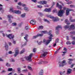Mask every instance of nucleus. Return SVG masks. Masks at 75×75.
<instances>
[{
  "label": "nucleus",
  "instance_id": "5fc2aeb1",
  "mask_svg": "<svg viewBox=\"0 0 75 75\" xmlns=\"http://www.w3.org/2000/svg\"><path fill=\"white\" fill-rule=\"evenodd\" d=\"M38 8H42V6L41 5H38Z\"/></svg>",
  "mask_w": 75,
  "mask_h": 75
},
{
  "label": "nucleus",
  "instance_id": "37998d69",
  "mask_svg": "<svg viewBox=\"0 0 75 75\" xmlns=\"http://www.w3.org/2000/svg\"><path fill=\"white\" fill-rule=\"evenodd\" d=\"M58 41H59V39L58 38H57V39H56L55 43H57Z\"/></svg>",
  "mask_w": 75,
  "mask_h": 75
},
{
  "label": "nucleus",
  "instance_id": "39448f33",
  "mask_svg": "<svg viewBox=\"0 0 75 75\" xmlns=\"http://www.w3.org/2000/svg\"><path fill=\"white\" fill-rule=\"evenodd\" d=\"M33 56V54H30L29 56L26 57L25 59L27 61H31V57Z\"/></svg>",
  "mask_w": 75,
  "mask_h": 75
},
{
  "label": "nucleus",
  "instance_id": "603ef678",
  "mask_svg": "<svg viewBox=\"0 0 75 75\" xmlns=\"http://www.w3.org/2000/svg\"><path fill=\"white\" fill-rule=\"evenodd\" d=\"M36 50H37V49L36 48H33V51L34 52H35Z\"/></svg>",
  "mask_w": 75,
  "mask_h": 75
},
{
  "label": "nucleus",
  "instance_id": "ea45409f",
  "mask_svg": "<svg viewBox=\"0 0 75 75\" xmlns=\"http://www.w3.org/2000/svg\"><path fill=\"white\" fill-rule=\"evenodd\" d=\"M43 28L44 27H43V26L42 25L40 26H39V28H40V29H43Z\"/></svg>",
  "mask_w": 75,
  "mask_h": 75
},
{
  "label": "nucleus",
  "instance_id": "052dcab7",
  "mask_svg": "<svg viewBox=\"0 0 75 75\" xmlns=\"http://www.w3.org/2000/svg\"><path fill=\"white\" fill-rule=\"evenodd\" d=\"M69 11H74V9H70L69 10Z\"/></svg>",
  "mask_w": 75,
  "mask_h": 75
},
{
  "label": "nucleus",
  "instance_id": "864d4df0",
  "mask_svg": "<svg viewBox=\"0 0 75 75\" xmlns=\"http://www.w3.org/2000/svg\"><path fill=\"white\" fill-rule=\"evenodd\" d=\"M17 8H18V9H19V10H21V8L20 7V6H17Z\"/></svg>",
  "mask_w": 75,
  "mask_h": 75
},
{
  "label": "nucleus",
  "instance_id": "f03ea898",
  "mask_svg": "<svg viewBox=\"0 0 75 75\" xmlns=\"http://www.w3.org/2000/svg\"><path fill=\"white\" fill-rule=\"evenodd\" d=\"M13 8H10V11L13 13H15V14H21V11H20L18 10H13Z\"/></svg>",
  "mask_w": 75,
  "mask_h": 75
},
{
  "label": "nucleus",
  "instance_id": "f704fd0d",
  "mask_svg": "<svg viewBox=\"0 0 75 75\" xmlns=\"http://www.w3.org/2000/svg\"><path fill=\"white\" fill-rule=\"evenodd\" d=\"M59 19H53V21L54 22H55V21H59Z\"/></svg>",
  "mask_w": 75,
  "mask_h": 75
},
{
  "label": "nucleus",
  "instance_id": "9b49d317",
  "mask_svg": "<svg viewBox=\"0 0 75 75\" xmlns=\"http://www.w3.org/2000/svg\"><path fill=\"white\" fill-rule=\"evenodd\" d=\"M19 53V50L18 49H16L15 50V54L14 55V56L16 57L18 54V53Z\"/></svg>",
  "mask_w": 75,
  "mask_h": 75
},
{
  "label": "nucleus",
  "instance_id": "69168bd1",
  "mask_svg": "<svg viewBox=\"0 0 75 75\" xmlns=\"http://www.w3.org/2000/svg\"><path fill=\"white\" fill-rule=\"evenodd\" d=\"M41 43H42V41H41L40 42H39L38 43V44L39 45H41Z\"/></svg>",
  "mask_w": 75,
  "mask_h": 75
},
{
  "label": "nucleus",
  "instance_id": "393cba45",
  "mask_svg": "<svg viewBox=\"0 0 75 75\" xmlns=\"http://www.w3.org/2000/svg\"><path fill=\"white\" fill-rule=\"evenodd\" d=\"M71 35H75V31H72L70 32Z\"/></svg>",
  "mask_w": 75,
  "mask_h": 75
},
{
  "label": "nucleus",
  "instance_id": "a211bd4d",
  "mask_svg": "<svg viewBox=\"0 0 75 75\" xmlns=\"http://www.w3.org/2000/svg\"><path fill=\"white\" fill-rule=\"evenodd\" d=\"M39 75H43V70H41L39 74Z\"/></svg>",
  "mask_w": 75,
  "mask_h": 75
},
{
  "label": "nucleus",
  "instance_id": "4c0bfd02",
  "mask_svg": "<svg viewBox=\"0 0 75 75\" xmlns=\"http://www.w3.org/2000/svg\"><path fill=\"white\" fill-rule=\"evenodd\" d=\"M31 1L33 2V3H36L37 2V0H31Z\"/></svg>",
  "mask_w": 75,
  "mask_h": 75
},
{
  "label": "nucleus",
  "instance_id": "7c9ffc66",
  "mask_svg": "<svg viewBox=\"0 0 75 75\" xmlns=\"http://www.w3.org/2000/svg\"><path fill=\"white\" fill-rule=\"evenodd\" d=\"M65 72V71H64L63 72H60V74L61 75H65V74H64Z\"/></svg>",
  "mask_w": 75,
  "mask_h": 75
},
{
  "label": "nucleus",
  "instance_id": "8fccbe9b",
  "mask_svg": "<svg viewBox=\"0 0 75 75\" xmlns=\"http://www.w3.org/2000/svg\"><path fill=\"white\" fill-rule=\"evenodd\" d=\"M24 39L25 40H26V42H28V40L27 39V37H24Z\"/></svg>",
  "mask_w": 75,
  "mask_h": 75
},
{
  "label": "nucleus",
  "instance_id": "e2e57ef3",
  "mask_svg": "<svg viewBox=\"0 0 75 75\" xmlns=\"http://www.w3.org/2000/svg\"><path fill=\"white\" fill-rule=\"evenodd\" d=\"M75 65V64H74L71 65V66L70 67L71 68H72L74 67V66Z\"/></svg>",
  "mask_w": 75,
  "mask_h": 75
},
{
  "label": "nucleus",
  "instance_id": "0eeeda50",
  "mask_svg": "<svg viewBox=\"0 0 75 75\" xmlns=\"http://www.w3.org/2000/svg\"><path fill=\"white\" fill-rule=\"evenodd\" d=\"M46 16L47 17L50 18L51 19H59V18H58L57 17H55L53 16H51V15H47Z\"/></svg>",
  "mask_w": 75,
  "mask_h": 75
},
{
  "label": "nucleus",
  "instance_id": "6e6d98bb",
  "mask_svg": "<svg viewBox=\"0 0 75 75\" xmlns=\"http://www.w3.org/2000/svg\"><path fill=\"white\" fill-rule=\"evenodd\" d=\"M72 44H73V45H75V41H73L71 42Z\"/></svg>",
  "mask_w": 75,
  "mask_h": 75
},
{
  "label": "nucleus",
  "instance_id": "1a4fd4ad",
  "mask_svg": "<svg viewBox=\"0 0 75 75\" xmlns=\"http://www.w3.org/2000/svg\"><path fill=\"white\" fill-rule=\"evenodd\" d=\"M43 53L42 54L41 56V57H45V56L47 55L48 54V52H43Z\"/></svg>",
  "mask_w": 75,
  "mask_h": 75
},
{
  "label": "nucleus",
  "instance_id": "f8f14e48",
  "mask_svg": "<svg viewBox=\"0 0 75 75\" xmlns=\"http://www.w3.org/2000/svg\"><path fill=\"white\" fill-rule=\"evenodd\" d=\"M47 1H40L38 2V3L39 4H47Z\"/></svg>",
  "mask_w": 75,
  "mask_h": 75
},
{
  "label": "nucleus",
  "instance_id": "49530a36",
  "mask_svg": "<svg viewBox=\"0 0 75 75\" xmlns=\"http://www.w3.org/2000/svg\"><path fill=\"white\" fill-rule=\"evenodd\" d=\"M71 38H72V39L73 40H75V37H73L72 36H70Z\"/></svg>",
  "mask_w": 75,
  "mask_h": 75
},
{
  "label": "nucleus",
  "instance_id": "2f4dec72",
  "mask_svg": "<svg viewBox=\"0 0 75 75\" xmlns=\"http://www.w3.org/2000/svg\"><path fill=\"white\" fill-rule=\"evenodd\" d=\"M38 14L40 16H43V14L41 12H38Z\"/></svg>",
  "mask_w": 75,
  "mask_h": 75
},
{
  "label": "nucleus",
  "instance_id": "dca6fc26",
  "mask_svg": "<svg viewBox=\"0 0 75 75\" xmlns=\"http://www.w3.org/2000/svg\"><path fill=\"white\" fill-rule=\"evenodd\" d=\"M72 72V69H67V74H70Z\"/></svg>",
  "mask_w": 75,
  "mask_h": 75
},
{
  "label": "nucleus",
  "instance_id": "774afa93",
  "mask_svg": "<svg viewBox=\"0 0 75 75\" xmlns=\"http://www.w3.org/2000/svg\"><path fill=\"white\" fill-rule=\"evenodd\" d=\"M72 3V2L70 1L67 3L68 4H71Z\"/></svg>",
  "mask_w": 75,
  "mask_h": 75
},
{
  "label": "nucleus",
  "instance_id": "bf43d9fd",
  "mask_svg": "<svg viewBox=\"0 0 75 75\" xmlns=\"http://www.w3.org/2000/svg\"><path fill=\"white\" fill-rule=\"evenodd\" d=\"M72 62H71L70 61H69L68 62L69 64L70 65V64H72Z\"/></svg>",
  "mask_w": 75,
  "mask_h": 75
},
{
  "label": "nucleus",
  "instance_id": "20e7f679",
  "mask_svg": "<svg viewBox=\"0 0 75 75\" xmlns=\"http://www.w3.org/2000/svg\"><path fill=\"white\" fill-rule=\"evenodd\" d=\"M64 10H60L58 13V16H59V17H61V16H62L63 14H64Z\"/></svg>",
  "mask_w": 75,
  "mask_h": 75
},
{
  "label": "nucleus",
  "instance_id": "680f3d73",
  "mask_svg": "<svg viewBox=\"0 0 75 75\" xmlns=\"http://www.w3.org/2000/svg\"><path fill=\"white\" fill-rule=\"evenodd\" d=\"M12 53H12V52H11V51H10L8 52V54H11Z\"/></svg>",
  "mask_w": 75,
  "mask_h": 75
},
{
  "label": "nucleus",
  "instance_id": "9d476101",
  "mask_svg": "<svg viewBox=\"0 0 75 75\" xmlns=\"http://www.w3.org/2000/svg\"><path fill=\"white\" fill-rule=\"evenodd\" d=\"M35 22H36L35 20V19H32L30 22V23L32 24V25H34L35 24Z\"/></svg>",
  "mask_w": 75,
  "mask_h": 75
},
{
  "label": "nucleus",
  "instance_id": "7ed1b4c3",
  "mask_svg": "<svg viewBox=\"0 0 75 75\" xmlns=\"http://www.w3.org/2000/svg\"><path fill=\"white\" fill-rule=\"evenodd\" d=\"M59 63L60 64H59L60 67H63L64 65H66L67 64L66 63V61L65 60H63L62 62H59Z\"/></svg>",
  "mask_w": 75,
  "mask_h": 75
},
{
  "label": "nucleus",
  "instance_id": "a19ab883",
  "mask_svg": "<svg viewBox=\"0 0 75 75\" xmlns=\"http://www.w3.org/2000/svg\"><path fill=\"white\" fill-rule=\"evenodd\" d=\"M13 71V69L12 68H8V71Z\"/></svg>",
  "mask_w": 75,
  "mask_h": 75
},
{
  "label": "nucleus",
  "instance_id": "e433bc0d",
  "mask_svg": "<svg viewBox=\"0 0 75 75\" xmlns=\"http://www.w3.org/2000/svg\"><path fill=\"white\" fill-rule=\"evenodd\" d=\"M17 69L19 73H20V70H21V69H20V68H18Z\"/></svg>",
  "mask_w": 75,
  "mask_h": 75
},
{
  "label": "nucleus",
  "instance_id": "338daca9",
  "mask_svg": "<svg viewBox=\"0 0 75 75\" xmlns=\"http://www.w3.org/2000/svg\"><path fill=\"white\" fill-rule=\"evenodd\" d=\"M63 50H64V51H67V48H66L64 47V49H63Z\"/></svg>",
  "mask_w": 75,
  "mask_h": 75
},
{
  "label": "nucleus",
  "instance_id": "4be33fe9",
  "mask_svg": "<svg viewBox=\"0 0 75 75\" xmlns=\"http://www.w3.org/2000/svg\"><path fill=\"white\" fill-rule=\"evenodd\" d=\"M26 15V13H24L23 14L21 15V17H22V18H24V17H25Z\"/></svg>",
  "mask_w": 75,
  "mask_h": 75
},
{
  "label": "nucleus",
  "instance_id": "b1692460",
  "mask_svg": "<svg viewBox=\"0 0 75 75\" xmlns=\"http://www.w3.org/2000/svg\"><path fill=\"white\" fill-rule=\"evenodd\" d=\"M24 10L26 11H28L29 10H28V8L27 7H24Z\"/></svg>",
  "mask_w": 75,
  "mask_h": 75
},
{
  "label": "nucleus",
  "instance_id": "412c9836",
  "mask_svg": "<svg viewBox=\"0 0 75 75\" xmlns=\"http://www.w3.org/2000/svg\"><path fill=\"white\" fill-rule=\"evenodd\" d=\"M42 33H44V34H47V33H48L49 34V35L50 34L49 32V33L47 32V31H41Z\"/></svg>",
  "mask_w": 75,
  "mask_h": 75
},
{
  "label": "nucleus",
  "instance_id": "6e6552de",
  "mask_svg": "<svg viewBox=\"0 0 75 75\" xmlns=\"http://www.w3.org/2000/svg\"><path fill=\"white\" fill-rule=\"evenodd\" d=\"M7 37H8L10 40L11 39H13L14 38V35H13L12 34H10L8 35H7Z\"/></svg>",
  "mask_w": 75,
  "mask_h": 75
},
{
  "label": "nucleus",
  "instance_id": "72a5a7b5",
  "mask_svg": "<svg viewBox=\"0 0 75 75\" xmlns=\"http://www.w3.org/2000/svg\"><path fill=\"white\" fill-rule=\"evenodd\" d=\"M66 44H67V45H71V42H70L67 41L66 42Z\"/></svg>",
  "mask_w": 75,
  "mask_h": 75
},
{
  "label": "nucleus",
  "instance_id": "c756f323",
  "mask_svg": "<svg viewBox=\"0 0 75 75\" xmlns=\"http://www.w3.org/2000/svg\"><path fill=\"white\" fill-rule=\"evenodd\" d=\"M25 52V49H23V50H22L20 52L21 54Z\"/></svg>",
  "mask_w": 75,
  "mask_h": 75
},
{
  "label": "nucleus",
  "instance_id": "09e8293b",
  "mask_svg": "<svg viewBox=\"0 0 75 75\" xmlns=\"http://www.w3.org/2000/svg\"><path fill=\"white\" fill-rule=\"evenodd\" d=\"M18 6H21L22 4V3H21V2H19L18 3Z\"/></svg>",
  "mask_w": 75,
  "mask_h": 75
},
{
  "label": "nucleus",
  "instance_id": "a878e982",
  "mask_svg": "<svg viewBox=\"0 0 75 75\" xmlns=\"http://www.w3.org/2000/svg\"><path fill=\"white\" fill-rule=\"evenodd\" d=\"M28 69H30V71H33V69H32V68H31V67H30V66H28Z\"/></svg>",
  "mask_w": 75,
  "mask_h": 75
},
{
  "label": "nucleus",
  "instance_id": "5701e85b",
  "mask_svg": "<svg viewBox=\"0 0 75 75\" xmlns=\"http://www.w3.org/2000/svg\"><path fill=\"white\" fill-rule=\"evenodd\" d=\"M69 14V11L68 10H66V16H68Z\"/></svg>",
  "mask_w": 75,
  "mask_h": 75
},
{
  "label": "nucleus",
  "instance_id": "c85d7f7f",
  "mask_svg": "<svg viewBox=\"0 0 75 75\" xmlns=\"http://www.w3.org/2000/svg\"><path fill=\"white\" fill-rule=\"evenodd\" d=\"M12 25L13 26H16L17 25V23H12Z\"/></svg>",
  "mask_w": 75,
  "mask_h": 75
},
{
  "label": "nucleus",
  "instance_id": "13d9d810",
  "mask_svg": "<svg viewBox=\"0 0 75 75\" xmlns=\"http://www.w3.org/2000/svg\"><path fill=\"white\" fill-rule=\"evenodd\" d=\"M8 21L10 23H12V21H11V19H9Z\"/></svg>",
  "mask_w": 75,
  "mask_h": 75
},
{
  "label": "nucleus",
  "instance_id": "c03bdc74",
  "mask_svg": "<svg viewBox=\"0 0 75 75\" xmlns=\"http://www.w3.org/2000/svg\"><path fill=\"white\" fill-rule=\"evenodd\" d=\"M10 61H11V62H15V60H14V59H11L10 60Z\"/></svg>",
  "mask_w": 75,
  "mask_h": 75
},
{
  "label": "nucleus",
  "instance_id": "c9c22d12",
  "mask_svg": "<svg viewBox=\"0 0 75 75\" xmlns=\"http://www.w3.org/2000/svg\"><path fill=\"white\" fill-rule=\"evenodd\" d=\"M68 60L69 61H73L74 60H75L74 59H68Z\"/></svg>",
  "mask_w": 75,
  "mask_h": 75
},
{
  "label": "nucleus",
  "instance_id": "f3484780",
  "mask_svg": "<svg viewBox=\"0 0 75 75\" xmlns=\"http://www.w3.org/2000/svg\"><path fill=\"white\" fill-rule=\"evenodd\" d=\"M5 47L6 48V50H8V45H7V44L6 43H5Z\"/></svg>",
  "mask_w": 75,
  "mask_h": 75
},
{
  "label": "nucleus",
  "instance_id": "79ce46f5",
  "mask_svg": "<svg viewBox=\"0 0 75 75\" xmlns=\"http://www.w3.org/2000/svg\"><path fill=\"white\" fill-rule=\"evenodd\" d=\"M70 21L72 23H73V22H75V19H73V20L70 19Z\"/></svg>",
  "mask_w": 75,
  "mask_h": 75
},
{
  "label": "nucleus",
  "instance_id": "bb28decb",
  "mask_svg": "<svg viewBox=\"0 0 75 75\" xmlns=\"http://www.w3.org/2000/svg\"><path fill=\"white\" fill-rule=\"evenodd\" d=\"M8 18H10V19H11V18H13V16L10 15H8Z\"/></svg>",
  "mask_w": 75,
  "mask_h": 75
},
{
  "label": "nucleus",
  "instance_id": "cd10ccee",
  "mask_svg": "<svg viewBox=\"0 0 75 75\" xmlns=\"http://www.w3.org/2000/svg\"><path fill=\"white\" fill-rule=\"evenodd\" d=\"M44 21H45V22H47V23H48V24H50V21H49L47 20L46 19H44Z\"/></svg>",
  "mask_w": 75,
  "mask_h": 75
},
{
  "label": "nucleus",
  "instance_id": "4468645a",
  "mask_svg": "<svg viewBox=\"0 0 75 75\" xmlns=\"http://www.w3.org/2000/svg\"><path fill=\"white\" fill-rule=\"evenodd\" d=\"M56 6L57 7H58L59 8V9L60 10H61V9L62 8V5H59V4H58V3H57Z\"/></svg>",
  "mask_w": 75,
  "mask_h": 75
},
{
  "label": "nucleus",
  "instance_id": "a18cd8bd",
  "mask_svg": "<svg viewBox=\"0 0 75 75\" xmlns=\"http://www.w3.org/2000/svg\"><path fill=\"white\" fill-rule=\"evenodd\" d=\"M62 52L63 53V54H62V56H64L65 55V54L67 53V52Z\"/></svg>",
  "mask_w": 75,
  "mask_h": 75
},
{
  "label": "nucleus",
  "instance_id": "0e129e2a",
  "mask_svg": "<svg viewBox=\"0 0 75 75\" xmlns=\"http://www.w3.org/2000/svg\"><path fill=\"white\" fill-rule=\"evenodd\" d=\"M6 72V71H5L4 70H3L2 71L1 73H5V72Z\"/></svg>",
  "mask_w": 75,
  "mask_h": 75
},
{
  "label": "nucleus",
  "instance_id": "f257e3e1",
  "mask_svg": "<svg viewBox=\"0 0 75 75\" xmlns=\"http://www.w3.org/2000/svg\"><path fill=\"white\" fill-rule=\"evenodd\" d=\"M51 30L49 31V35H50V36L48 37L49 40H46L45 39H44L43 40V42L45 44H46V45L48 44L49 43H50V41H52V35L51 34Z\"/></svg>",
  "mask_w": 75,
  "mask_h": 75
},
{
  "label": "nucleus",
  "instance_id": "6ab92c4d",
  "mask_svg": "<svg viewBox=\"0 0 75 75\" xmlns=\"http://www.w3.org/2000/svg\"><path fill=\"white\" fill-rule=\"evenodd\" d=\"M64 28L65 29H67V28H69V25H66L64 27Z\"/></svg>",
  "mask_w": 75,
  "mask_h": 75
},
{
  "label": "nucleus",
  "instance_id": "423d86ee",
  "mask_svg": "<svg viewBox=\"0 0 75 75\" xmlns=\"http://www.w3.org/2000/svg\"><path fill=\"white\" fill-rule=\"evenodd\" d=\"M59 28L62 29V27L61 26L58 25V26H57L56 28V34H59Z\"/></svg>",
  "mask_w": 75,
  "mask_h": 75
},
{
  "label": "nucleus",
  "instance_id": "aec40b11",
  "mask_svg": "<svg viewBox=\"0 0 75 75\" xmlns=\"http://www.w3.org/2000/svg\"><path fill=\"white\" fill-rule=\"evenodd\" d=\"M65 23L67 24H70V23L69 22V21L68 20V19H66L65 21Z\"/></svg>",
  "mask_w": 75,
  "mask_h": 75
},
{
  "label": "nucleus",
  "instance_id": "ddd939ff",
  "mask_svg": "<svg viewBox=\"0 0 75 75\" xmlns=\"http://www.w3.org/2000/svg\"><path fill=\"white\" fill-rule=\"evenodd\" d=\"M48 62H44L41 59V61L38 63V64H48Z\"/></svg>",
  "mask_w": 75,
  "mask_h": 75
},
{
  "label": "nucleus",
  "instance_id": "473e14b6",
  "mask_svg": "<svg viewBox=\"0 0 75 75\" xmlns=\"http://www.w3.org/2000/svg\"><path fill=\"white\" fill-rule=\"evenodd\" d=\"M37 37H38V35L35 36H34L33 37V39H35V38H37Z\"/></svg>",
  "mask_w": 75,
  "mask_h": 75
},
{
  "label": "nucleus",
  "instance_id": "de8ad7c7",
  "mask_svg": "<svg viewBox=\"0 0 75 75\" xmlns=\"http://www.w3.org/2000/svg\"><path fill=\"white\" fill-rule=\"evenodd\" d=\"M25 29L26 30H28V29H29V27H28V26H26L25 27Z\"/></svg>",
  "mask_w": 75,
  "mask_h": 75
},
{
  "label": "nucleus",
  "instance_id": "3c124183",
  "mask_svg": "<svg viewBox=\"0 0 75 75\" xmlns=\"http://www.w3.org/2000/svg\"><path fill=\"white\" fill-rule=\"evenodd\" d=\"M43 36V34H38V36H39V37H42V36Z\"/></svg>",
  "mask_w": 75,
  "mask_h": 75
},
{
  "label": "nucleus",
  "instance_id": "4d7b16f0",
  "mask_svg": "<svg viewBox=\"0 0 75 75\" xmlns=\"http://www.w3.org/2000/svg\"><path fill=\"white\" fill-rule=\"evenodd\" d=\"M13 44H16V41L13 40Z\"/></svg>",
  "mask_w": 75,
  "mask_h": 75
},
{
  "label": "nucleus",
  "instance_id": "2eb2a0df",
  "mask_svg": "<svg viewBox=\"0 0 75 75\" xmlns=\"http://www.w3.org/2000/svg\"><path fill=\"white\" fill-rule=\"evenodd\" d=\"M51 9L50 8H46L44 9V11H45L46 12H50Z\"/></svg>",
  "mask_w": 75,
  "mask_h": 75
},
{
  "label": "nucleus",
  "instance_id": "58836bf2",
  "mask_svg": "<svg viewBox=\"0 0 75 75\" xmlns=\"http://www.w3.org/2000/svg\"><path fill=\"white\" fill-rule=\"evenodd\" d=\"M6 66L7 67H10V64H9L8 63H6Z\"/></svg>",
  "mask_w": 75,
  "mask_h": 75
}]
</instances>
